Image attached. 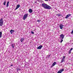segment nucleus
Returning <instances> with one entry per match:
<instances>
[{"mask_svg":"<svg viewBox=\"0 0 73 73\" xmlns=\"http://www.w3.org/2000/svg\"><path fill=\"white\" fill-rule=\"evenodd\" d=\"M42 7L44 8V9H51V7L50 6L47 5V4L45 3H42Z\"/></svg>","mask_w":73,"mask_h":73,"instance_id":"f257e3e1","label":"nucleus"},{"mask_svg":"<svg viewBox=\"0 0 73 73\" xmlns=\"http://www.w3.org/2000/svg\"><path fill=\"white\" fill-rule=\"evenodd\" d=\"M28 14L26 13L25 14L23 17V19L24 20H25L26 19V18H27V17H28Z\"/></svg>","mask_w":73,"mask_h":73,"instance_id":"f03ea898","label":"nucleus"},{"mask_svg":"<svg viewBox=\"0 0 73 73\" xmlns=\"http://www.w3.org/2000/svg\"><path fill=\"white\" fill-rule=\"evenodd\" d=\"M3 25V19L2 18L0 20V26H2Z\"/></svg>","mask_w":73,"mask_h":73,"instance_id":"7ed1b4c3","label":"nucleus"},{"mask_svg":"<svg viewBox=\"0 0 73 73\" xmlns=\"http://www.w3.org/2000/svg\"><path fill=\"white\" fill-rule=\"evenodd\" d=\"M60 38L61 39H63L64 38V35L62 34H61L60 35Z\"/></svg>","mask_w":73,"mask_h":73,"instance_id":"20e7f679","label":"nucleus"},{"mask_svg":"<svg viewBox=\"0 0 73 73\" xmlns=\"http://www.w3.org/2000/svg\"><path fill=\"white\" fill-rule=\"evenodd\" d=\"M63 27H64V25L62 24H60L59 25V27L60 29H63Z\"/></svg>","mask_w":73,"mask_h":73,"instance_id":"39448f33","label":"nucleus"},{"mask_svg":"<svg viewBox=\"0 0 73 73\" xmlns=\"http://www.w3.org/2000/svg\"><path fill=\"white\" fill-rule=\"evenodd\" d=\"M64 70V69H62L61 70H60L59 71H58L57 73H61Z\"/></svg>","mask_w":73,"mask_h":73,"instance_id":"423d86ee","label":"nucleus"},{"mask_svg":"<svg viewBox=\"0 0 73 73\" xmlns=\"http://www.w3.org/2000/svg\"><path fill=\"white\" fill-rule=\"evenodd\" d=\"M42 45H40L37 48V49H41V48H42Z\"/></svg>","mask_w":73,"mask_h":73,"instance_id":"0eeeda50","label":"nucleus"},{"mask_svg":"<svg viewBox=\"0 0 73 73\" xmlns=\"http://www.w3.org/2000/svg\"><path fill=\"white\" fill-rule=\"evenodd\" d=\"M20 7V5H17L16 7V8L15 9V10H16V9H17L18 8H19V7Z\"/></svg>","mask_w":73,"mask_h":73,"instance_id":"6e6552de","label":"nucleus"},{"mask_svg":"<svg viewBox=\"0 0 73 73\" xmlns=\"http://www.w3.org/2000/svg\"><path fill=\"white\" fill-rule=\"evenodd\" d=\"M24 40V38H21L20 39L21 42H23Z\"/></svg>","mask_w":73,"mask_h":73,"instance_id":"1a4fd4ad","label":"nucleus"},{"mask_svg":"<svg viewBox=\"0 0 73 73\" xmlns=\"http://www.w3.org/2000/svg\"><path fill=\"white\" fill-rule=\"evenodd\" d=\"M10 32L11 33V34H12V33H13V32H15V31L13 30H11Z\"/></svg>","mask_w":73,"mask_h":73,"instance_id":"9d476101","label":"nucleus"},{"mask_svg":"<svg viewBox=\"0 0 73 73\" xmlns=\"http://www.w3.org/2000/svg\"><path fill=\"white\" fill-rule=\"evenodd\" d=\"M29 13H32V12H33V11L31 9H29Z\"/></svg>","mask_w":73,"mask_h":73,"instance_id":"9b49d317","label":"nucleus"},{"mask_svg":"<svg viewBox=\"0 0 73 73\" xmlns=\"http://www.w3.org/2000/svg\"><path fill=\"white\" fill-rule=\"evenodd\" d=\"M56 64V62H54L52 64L51 66H54Z\"/></svg>","mask_w":73,"mask_h":73,"instance_id":"f8f14e48","label":"nucleus"},{"mask_svg":"<svg viewBox=\"0 0 73 73\" xmlns=\"http://www.w3.org/2000/svg\"><path fill=\"white\" fill-rule=\"evenodd\" d=\"M2 36V32L0 31V38H1Z\"/></svg>","mask_w":73,"mask_h":73,"instance_id":"ddd939ff","label":"nucleus"},{"mask_svg":"<svg viewBox=\"0 0 73 73\" xmlns=\"http://www.w3.org/2000/svg\"><path fill=\"white\" fill-rule=\"evenodd\" d=\"M9 2L8 1L7 2V7H8L9 6Z\"/></svg>","mask_w":73,"mask_h":73,"instance_id":"4468645a","label":"nucleus"},{"mask_svg":"<svg viewBox=\"0 0 73 73\" xmlns=\"http://www.w3.org/2000/svg\"><path fill=\"white\" fill-rule=\"evenodd\" d=\"M64 59L63 58H62V60L61 61V63H62V62H64Z\"/></svg>","mask_w":73,"mask_h":73,"instance_id":"2eb2a0df","label":"nucleus"},{"mask_svg":"<svg viewBox=\"0 0 73 73\" xmlns=\"http://www.w3.org/2000/svg\"><path fill=\"white\" fill-rule=\"evenodd\" d=\"M5 4H6V1H4L3 3V5H5Z\"/></svg>","mask_w":73,"mask_h":73,"instance_id":"dca6fc26","label":"nucleus"},{"mask_svg":"<svg viewBox=\"0 0 73 73\" xmlns=\"http://www.w3.org/2000/svg\"><path fill=\"white\" fill-rule=\"evenodd\" d=\"M68 15H67L66 16V17H65V19H68Z\"/></svg>","mask_w":73,"mask_h":73,"instance_id":"f3484780","label":"nucleus"},{"mask_svg":"<svg viewBox=\"0 0 73 73\" xmlns=\"http://www.w3.org/2000/svg\"><path fill=\"white\" fill-rule=\"evenodd\" d=\"M63 41V39H61V40L60 42V43H62V42Z\"/></svg>","mask_w":73,"mask_h":73,"instance_id":"a211bd4d","label":"nucleus"},{"mask_svg":"<svg viewBox=\"0 0 73 73\" xmlns=\"http://www.w3.org/2000/svg\"><path fill=\"white\" fill-rule=\"evenodd\" d=\"M11 46H12L13 48H14L15 45L13 44H11Z\"/></svg>","mask_w":73,"mask_h":73,"instance_id":"6ab92c4d","label":"nucleus"},{"mask_svg":"<svg viewBox=\"0 0 73 73\" xmlns=\"http://www.w3.org/2000/svg\"><path fill=\"white\" fill-rule=\"evenodd\" d=\"M67 15H68V17H70V16H71V14H69Z\"/></svg>","mask_w":73,"mask_h":73,"instance_id":"aec40b11","label":"nucleus"},{"mask_svg":"<svg viewBox=\"0 0 73 73\" xmlns=\"http://www.w3.org/2000/svg\"><path fill=\"white\" fill-rule=\"evenodd\" d=\"M57 16H61V15L60 14H57Z\"/></svg>","mask_w":73,"mask_h":73,"instance_id":"412c9836","label":"nucleus"},{"mask_svg":"<svg viewBox=\"0 0 73 73\" xmlns=\"http://www.w3.org/2000/svg\"><path fill=\"white\" fill-rule=\"evenodd\" d=\"M71 53V51L69 50V51H68V54H70Z\"/></svg>","mask_w":73,"mask_h":73,"instance_id":"4be33fe9","label":"nucleus"},{"mask_svg":"<svg viewBox=\"0 0 73 73\" xmlns=\"http://www.w3.org/2000/svg\"><path fill=\"white\" fill-rule=\"evenodd\" d=\"M37 21L39 23V22H40V21H41V20H38Z\"/></svg>","mask_w":73,"mask_h":73,"instance_id":"5701e85b","label":"nucleus"},{"mask_svg":"<svg viewBox=\"0 0 73 73\" xmlns=\"http://www.w3.org/2000/svg\"><path fill=\"white\" fill-rule=\"evenodd\" d=\"M65 56H64L63 57V59H64H64H65Z\"/></svg>","mask_w":73,"mask_h":73,"instance_id":"b1692460","label":"nucleus"},{"mask_svg":"<svg viewBox=\"0 0 73 73\" xmlns=\"http://www.w3.org/2000/svg\"><path fill=\"white\" fill-rule=\"evenodd\" d=\"M73 50V48H71L70 49V51H71V50Z\"/></svg>","mask_w":73,"mask_h":73,"instance_id":"393cba45","label":"nucleus"},{"mask_svg":"<svg viewBox=\"0 0 73 73\" xmlns=\"http://www.w3.org/2000/svg\"><path fill=\"white\" fill-rule=\"evenodd\" d=\"M31 33H32V34H34L35 33H34L33 32H32V31H31Z\"/></svg>","mask_w":73,"mask_h":73,"instance_id":"a878e982","label":"nucleus"},{"mask_svg":"<svg viewBox=\"0 0 73 73\" xmlns=\"http://www.w3.org/2000/svg\"><path fill=\"white\" fill-rule=\"evenodd\" d=\"M73 29L72 30V31L71 32V34H73Z\"/></svg>","mask_w":73,"mask_h":73,"instance_id":"bb28decb","label":"nucleus"},{"mask_svg":"<svg viewBox=\"0 0 73 73\" xmlns=\"http://www.w3.org/2000/svg\"><path fill=\"white\" fill-rule=\"evenodd\" d=\"M44 1H48V0H44Z\"/></svg>","mask_w":73,"mask_h":73,"instance_id":"cd10ccee","label":"nucleus"},{"mask_svg":"<svg viewBox=\"0 0 73 73\" xmlns=\"http://www.w3.org/2000/svg\"><path fill=\"white\" fill-rule=\"evenodd\" d=\"M17 72H19V68H18L17 69Z\"/></svg>","mask_w":73,"mask_h":73,"instance_id":"c85d7f7f","label":"nucleus"},{"mask_svg":"<svg viewBox=\"0 0 73 73\" xmlns=\"http://www.w3.org/2000/svg\"><path fill=\"white\" fill-rule=\"evenodd\" d=\"M19 71H20L21 70V69L20 68H19Z\"/></svg>","mask_w":73,"mask_h":73,"instance_id":"c756f323","label":"nucleus"},{"mask_svg":"<svg viewBox=\"0 0 73 73\" xmlns=\"http://www.w3.org/2000/svg\"><path fill=\"white\" fill-rule=\"evenodd\" d=\"M11 66H13V64L11 65Z\"/></svg>","mask_w":73,"mask_h":73,"instance_id":"7c9ffc66","label":"nucleus"}]
</instances>
